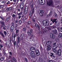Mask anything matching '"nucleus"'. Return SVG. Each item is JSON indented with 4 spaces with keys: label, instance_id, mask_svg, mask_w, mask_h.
I'll return each mask as SVG.
<instances>
[{
    "label": "nucleus",
    "instance_id": "1",
    "mask_svg": "<svg viewBox=\"0 0 62 62\" xmlns=\"http://www.w3.org/2000/svg\"><path fill=\"white\" fill-rule=\"evenodd\" d=\"M31 12L30 14V18H31L32 16V15H33L34 13V8L33 5H31Z\"/></svg>",
    "mask_w": 62,
    "mask_h": 62
},
{
    "label": "nucleus",
    "instance_id": "2",
    "mask_svg": "<svg viewBox=\"0 0 62 62\" xmlns=\"http://www.w3.org/2000/svg\"><path fill=\"white\" fill-rule=\"evenodd\" d=\"M42 24L44 26L48 25L49 24V20L47 19L44 20L42 22Z\"/></svg>",
    "mask_w": 62,
    "mask_h": 62
},
{
    "label": "nucleus",
    "instance_id": "3",
    "mask_svg": "<svg viewBox=\"0 0 62 62\" xmlns=\"http://www.w3.org/2000/svg\"><path fill=\"white\" fill-rule=\"evenodd\" d=\"M57 19H52L51 20V21L53 23H54L55 22V23H56L55 25L56 26H58L60 25V23L59 22H57L56 21V20H57Z\"/></svg>",
    "mask_w": 62,
    "mask_h": 62
},
{
    "label": "nucleus",
    "instance_id": "4",
    "mask_svg": "<svg viewBox=\"0 0 62 62\" xmlns=\"http://www.w3.org/2000/svg\"><path fill=\"white\" fill-rule=\"evenodd\" d=\"M33 30L31 29L30 31V32H28V35L31 37L30 39H32L33 37V33H33Z\"/></svg>",
    "mask_w": 62,
    "mask_h": 62
},
{
    "label": "nucleus",
    "instance_id": "5",
    "mask_svg": "<svg viewBox=\"0 0 62 62\" xmlns=\"http://www.w3.org/2000/svg\"><path fill=\"white\" fill-rule=\"evenodd\" d=\"M47 4L50 7L53 6L54 5V3L52 0H49L48 1H47Z\"/></svg>",
    "mask_w": 62,
    "mask_h": 62
},
{
    "label": "nucleus",
    "instance_id": "6",
    "mask_svg": "<svg viewBox=\"0 0 62 62\" xmlns=\"http://www.w3.org/2000/svg\"><path fill=\"white\" fill-rule=\"evenodd\" d=\"M55 54H58L59 56L61 55V49H59L58 51L56 50L55 52Z\"/></svg>",
    "mask_w": 62,
    "mask_h": 62
},
{
    "label": "nucleus",
    "instance_id": "7",
    "mask_svg": "<svg viewBox=\"0 0 62 62\" xmlns=\"http://www.w3.org/2000/svg\"><path fill=\"white\" fill-rule=\"evenodd\" d=\"M30 54L32 58H34V57L36 56L35 55V53H34L33 51L31 52L30 53Z\"/></svg>",
    "mask_w": 62,
    "mask_h": 62
},
{
    "label": "nucleus",
    "instance_id": "8",
    "mask_svg": "<svg viewBox=\"0 0 62 62\" xmlns=\"http://www.w3.org/2000/svg\"><path fill=\"white\" fill-rule=\"evenodd\" d=\"M12 40L13 42L15 41V38H16V34L14 33H13V34L12 36Z\"/></svg>",
    "mask_w": 62,
    "mask_h": 62
},
{
    "label": "nucleus",
    "instance_id": "9",
    "mask_svg": "<svg viewBox=\"0 0 62 62\" xmlns=\"http://www.w3.org/2000/svg\"><path fill=\"white\" fill-rule=\"evenodd\" d=\"M39 3L40 4L44 5L45 3V0H39Z\"/></svg>",
    "mask_w": 62,
    "mask_h": 62
},
{
    "label": "nucleus",
    "instance_id": "10",
    "mask_svg": "<svg viewBox=\"0 0 62 62\" xmlns=\"http://www.w3.org/2000/svg\"><path fill=\"white\" fill-rule=\"evenodd\" d=\"M39 11H40V13H39V15L40 16H42L43 12H44V11L42 10H39Z\"/></svg>",
    "mask_w": 62,
    "mask_h": 62
},
{
    "label": "nucleus",
    "instance_id": "11",
    "mask_svg": "<svg viewBox=\"0 0 62 62\" xmlns=\"http://www.w3.org/2000/svg\"><path fill=\"white\" fill-rule=\"evenodd\" d=\"M50 56L53 59H54V57H55V56L54 55V54L52 53H50Z\"/></svg>",
    "mask_w": 62,
    "mask_h": 62
},
{
    "label": "nucleus",
    "instance_id": "12",
    "mask_svg": "<svg viewBox=\"0 0 62 62\" xmlns=\"http://www.w3.org/2000/svg\"><path fill=\"white\" fill-rule=\"evenodd\" d=\"M50 38H52V39H54L55 37L54 34L52 33H51L50 34Z\"/></svg>",
    "mask_w": 62,
    "mask_h": 62
},
{
    "label": "nucleus",
    "instance_id": "13",
    "mask_svg": "<svg viewBox=\"0 0 62 62\" xmlns=\"http://www.w3.org/2000/svg\"><path fill=\"white\" fill-rule=\"evenodd\" d=\"M14 27H15V26H11L10 29L11 32H13V31Z\"/></svg>",
    "mask_w": 62,
    "mask_h": 62
},
{
    "label": "nucleus",
    "instance_id": "14",
    "mask_svg": "<svg viewBox=\"0 0 62 62\" xmlns=\"http://www.w3.org/2000/svg\"><path fill=\"white\" fill-rule=\"evenodd\" d=\"M30 50L31 51H33H33L35 52V51H36V49H35V48L34 47H31L30 48Z\"/></svg>",
    "mask_w": 62,
    "mask_h": 62
},
{
    "label": "nucleus",
    "instance_id": "15",
    "mask_svg": "<svg viewBox=\"0 0 62 62\" xmlns=\"http://www.w3.org/2000/svg\"><path fill=\"white\" fill-rule=\"evenodd\" d=\"M53 14V13H52V12L51 11L50 12L49 14L47 16L48 17L49 16V17H50V16H52Z\"/></svg>",
    "mask_w": 62,
    "mask_h": 62
},
{
    "label": "nucleus",
    "instance_id": "16",
    "mask_svg": "<svg viewBox=\"0 0 62 62\" xmlns=\"http://www.w3.org/2000/svg\"><path fill=\"white\" fill-rule=\"evenodd\" d=\"M53 32L55 34H57V31L55 30H53Z\"/></svg>",
    "mask_w": 62,
    "mask_h": 62
},
{
    "label": "nucleus",
    "instance_id": "17",
    "mask_svg": "<svg viewBox=\"0 0 62 62\" xmlns=\"http://www.w3.org/2000/svg\"><path fill=\"white\" fill-rule=\"evenodd\" d=\"M46 43L47 45H49V44H50L51 43V41H48V42H46Z\"/></svg>",
    "mask_w": 62,
    "mask_h": 62
},
{
    "label": "nucleus",
    "instance_id": "18",
    "mask_svg": "<svg viewBox=\"0 0 62 62\" xmlns=\"http://www.w3.org/2000/svg\"><path fill=\"white\" fill-rule=\"evenodd\" d=\"M11 9H12V8L10 7L8 8H7V11H10Z\"/></svg>",
    "mask_w": 62,
    "mask_h": 62
},
{
    "label": "nucleus",
    "instance_id": "19",
    "mask_svg": "<svg viewBox=\"0 0 62 62\" xmlns=\"http://www.w3.org/2000/svg\"><path fill=\"white\" fill-rule=\"evenodd\" d=\"M47 50H50L51 49V46L50 45H48L47 46Z\"/></svg>",
    "mask_w": 62,
    "mask_h": 62
},
{
    "label": "nucleus",
    "instance_id": "20",
    "mask_svg": "<svg viewBox=\"0 0 62 62\" xmlns=\"http://www.w3.org/2000/svg\"><path fill=\"white\" fill-rule=\"evenodd\" d=\"M35 19L33 18H32V20L33 22L34 23H36V20H35Z\"/></svg>",
    "mask_w": 62,
    "mask_h": 62
},
{
    "label": "nucleus",
    "instance_id": "21",
    "mask_svg": "<svg viewBox=\"0 0 62 62\" xmlns=\"http://www.w3.org/2000/svg\"><path fill=\"white\" fill-rule=\"evenodd\" d=\"M0 34L2 36V37H3V38L5 37L4 34L3 33L1 32H0Z\"/></svg>",
    "mask_w": 62,
    "mask_h": 62
},
{
    "label": "nucleus",
    "instance_id": "22",
    "mask_svg": "<svg viewBox=\"0 0 62 62\" xmlns=\"http://www.w3.org/2000/svg\"><path fill=\"white\" fill-rule=\"evenodd\" d=\"M4 59H5V58L3 57L1 58L0 59V62H2V61H3V60H4Z\"/></svg>",
    "mask_w": 62,
    "mask_h": 62
},
{
    "label": "nucleus",
    "instance_id": "23",
    "mask_svg": "<svg viewBox=\"0 0 62 62\" xmlns=\"http://www.w3.org/2000/svg\"><path fill=\"white\" fill-rule=\"evenodd\" d=\"M35 26L36 27H37V28H39L40 27L39 26L38 24H36L35 25Z\"/></svg>",
    "mask_w": 62,
    "mask_h": 62
},
{
    "label": "nucleus",
    "instance_id": "24",
    "mask_svg": "<svg viewBox=\"0 0 62 62\" xmlns=\"http://www.w3.org/2000/svg\"><path fill=\"white\" fill-rule=\"evenodd\" d=\"M17 15L18 16L19 15H23V12H21L20 13H17Z\"/></svg>",
    "mask_w": 62,
    "mask_h": 62
},
{
    "label": "nucleus",
    "instance_id": "25",
    "mask_svg": "<svg viewBox=\"0 0 62 62\" xmlns=\"http://www.w3.org/2000/svg\"><path fill=\"white\" fill-rule=\"evenodd\" d=\"M10 17L9 16L6 19V20L7 22H8L9 21V19H10Z\"/></svg>",
    "mask_w": 62,
    "mask_h": 62
},
{
    "label": "nucleus",
    "instance_id": "26",
    "mask_svg": "<svg viewBox=\"0 0 62 62\" xmlns=\"http://www.w3.org/2000/svg\"><path fill=\"white\" fill-rule=\"evenodd\" d=\"M39 61L40 62H43V59L41 58H40L39 59Z\"/></svg>",
    "mask_w": 62,
    "mask_h": 62
},
{
    "label": "nucleus",
    "instance_id": "27",
    "mask_svg": "<svg viewBox=\"0 0 62 62\" xmlns=\"http://www.w3.org/2000/svg\"><path fill=\"white\" fill-rule=\"evenodd\" d=\"M0 23L1 24H2V25H5V23H4V22L2 21H0Z\"/></svg>",
    "mask_w": 62,
    "mask_h": 62
},
{
    "label": "nucleus",
    "instance_id": "28",
    "mask_svg": "<svg viewBox=\"0 0 62 62\" xmlns=\"http://www.w3.org/2000/svg\"><path fill=\"white\" fill-rule=\"evenodd\" d=\"M59 38H62V34L61 33H60L59 34Z\"/></svg>",
    "mask_w": 62,
    "mask_h": 62
},
{
    "label": "nucleus",
    "instance_id": "29",
    "mask_svg": "<svg viewBox=\"0 0 62 62\" xmlns=\"http://www.w3.org/2000/svg\"><path fill=\"white\" fill-rule=\"evenodd\" d=\"M58 45V47H59L60 48H61V47H62V46H61V44H59L58 45V44H57Z\"/></svg>",
    "mask_w": 62,
    "mask_h": 62
},
{
    "label": "nucleus",
    "instance_id": "30",
    "mask_svg": "<svg viewBox=\"0 0 62 62\" xmlns=\"http://www.w3.org/2000/svg\"><path fill=\"white\" fill-rule=\"evenodd\" d=\"M26 28H23V31L24 32H25L26 31Z\"/></svg>",
    "mask_w": 62,
    "mask_h": 62
},
{
    "label": "nucleus",
    "instance_id": "31",
    "mask_svg": "<svg viewBox=\"0 0 62 62\" xmlns=\"http://www.w3.org/2000/svg\"><path fill=\"white\" fill-rule=\"evenodd\" d=\"M23 36H24V34L23 33H22L20 35L21 37L22 38H23Z\"/></svg>",
    "mask_w": 62,
    "mask_h": 62
},
{
    "label": "nucleus",
    "instance_id": "32",
    "mask_svg": "<svg viewBox=\"0 0 62 62\" xmlns=\"http://www.w3.org/2000/svg\"><path fill=\"white\" fill-rule=\"evenodd\" d=\"M13 62H16V59H15L14 58H13Z\"/></svg>",
    "mask_w": 62,
    "mask_h": 62
},
{
    "label": "nucleus",
    "instance_id": "33",
    "mask_svg": "<svg viewBox=\"0 0 62 62\" xmlns=\"http://www.w3.org/2000/svg\"><path fill=\"white\" fill-rule=\"evenodd\" d=\"M51 28H55L56 26H54V25H53L52 26H50Z\"/></svg>",
    "mask_w": 62,
    "mask_h": 62
},
{
    "label": "nucleus",
    "instance_id": "34",
    "mask_svg": "<svg viewBox=\"0 0 62 62\" xmlns=\"http://www.w3.org/2000/svg\"><path fill=\"white\" fill-rule=\"evenodd\" d=\"M3 54L4 55H5V54H6V52H5V50H3Z\"/></svg>",
    "mask_w": 62,
    "mask_h": 62
},
{
    "label": "nucleus",
    "instance_id": "35",
    "mask_svg": "<svg viewBox=\"0 0 62 62\" xmlns=\"http://www.w3.org/2000/svg\"><path fill=\"white\" fill-rule=\"evenodd\" d=\"M27 23L29 25L31 24V22L30 21H29L27 22Z\"/></svg>",
    "mask_w": 62,
    "mask_h": 62
},
{
    "label": "nucleus",
    "instance_id": "36",
    "mask_svg": "<svg viewBox=\"0 0 62 62\" xmlns=\"http://www.w3.org/2000/svg\"><path fill=\"white\" fill-rule=\"evenodd\" d=\"M36 55H37V56H39V54H40V53H36Z\"/></svg>",
    "mask_w": 62,
    "mask_h": 62
},
{
    "label": "nucleus",
    "instance_id": "37",
    "mask_svg": "<svg viewBox=\"0 0 62 62\" xmlns=\"http://www.w3.org/2000/svg\"><path fill=\"white\" fill-rule=\"evenodd\" d=\"M12 16V17H13V18H15V17H16V15H15L14 14H13V15Z\"/></svg>",
    "mask_w": 62,
    "mask_h": 62
},
{
    "label": "nucleus",
    "instance_id": "38",
    "mask_svg": "<svg viewBox=\"0 0 62 62\" xmlns=\"http://www.w3.org/2000/svg\"><path fill=\"white\" fill-rule=\"evenodd\" d=\"M53 51L54 52V53H55L56 52V50H55V49H53Z\"/></svg>",
    "mask_w": 62,
    "mask_h": 62
},
{
    "label": "nucleus",
    "instance_id": "39",
    "mask_svg": "<svg viewBox=\"0 0 62 62\" xmlns=\"http://www.w3.org/2000/svg\"><path fill=\"white\" fill-rule=\"evenodd\" d=\"M0 18L1 19H2V20H3V21H4V19L3 18V17L1 16H0Z\"/></svg>",
    "mask_w": 62,
    "mask_h": 62
},
{
    "label": "nucleus",
    "instance_id": "40",
    "mask_svg": "<svg viewBox=\"0 0 62 62\" xmlns=\"http://www.w3.org/2000/svg\"><path fill=\"white\" fill-rule=\"evenodd\" d=\"M25 61H26V62H28V59L26 58H25Z\"/></svg>",
    "mask_w": 62,
    "mask_h": 62
},
{
    "label": "nucleus",
    "instance_id": "41",
    "mask_svg": "<svg viewBox=\"0 0 62 62\" xmlns=\"http://www.w3.org/2000/svg\"><path fill=\"white\" fill-rule=\"evenodd\" d=\"M36 53H39V51L38 50H37L35 51Z\"/></svg>",
    "mask_w": 62,
    "mask_h": 62
},
{
    "label": "nucleus",
    "instance_id": "42",
    "mask_svg": "<svg viewBox=\"0 0 62 62\" xmlns=\"http://www.w3.org/2000/svg\"><path fill=\"white\" fill-rule=\"evenodd\" d=\"M55 46V49H56V48H57V47H58V45H56L55 46Z\"/></svg>",
    "mask_w": 62,
    "mask_h": 62
},
{
    "label": "nucleus",
    "instance_id": "43",
    "mask_svg": "<svg viewBox=\"0 0 62 62\" xmlns=\"http://www.w3.org/2000/svg\"><path fill=\"white\" fill-rule=\"evenodd\" d=\"M54 14L55 17H56V18H57V14H56V13H55Z\"/></svg>",
    "mask_w": 62,
    "mask_h": 62
},
{
    "label": "nucleus",
    "instance_id": "44",
    "mask_svg": "<svg viewBox=\"0 0 62 62\" xmlns=\"http://www.w3.org/2000/svg\"><path fill=\"white\" fill-rule=\"evenodd\" d=\"M4 35H7V32L6 31H4Z\"/></svg>",
    "mask_w": 62,
    "mask_h": 62
},
{
    "label": "nucleus",
    "instance_id": "45",
    "mask_svg": "<svg viewBox=\"0 0 62 62\" xmlns=\"http://www.w3.org/2000/svg\"><path fill=\"white\" fill-rule=\"evenodd\" d=\"M47 29L48 30H51V28L50 27H48Z\"/></svg>",
    "mask_w": 62,
    "mask_h": 62
},
{
    "label": "nucleus",
    "instance_id": "46",
    "mask_svg": "<svg viewBox=\"0 0 62 62\" xmlns=\"http://www.w3.org/2000/svg\"><path fill=\"white\" fill-rule=\"evenodd\" d=\"M48 62H53L52 60H48Z\"/></svg>",
    "mask_w": 62,
    "mask_h": 62
},
{
    "label": "nucleus",
    "instance_id": "47",
    "mask_svg": "<svg viewBox=\"0 0 62 62\" xmlns=\"http://www.w3.org/2000/svg\"><path fill=\"white\" fill-rule=\"evenodd\" d=\"M27 19V18H26L25 17H24V20L25 21Z\"/></svg>",
    "mask_w": 62,
    "mask_h": 62
},
{
    "label": "nucleus",
    "instance_id": "48",
    "mask_svg": "<svg viewBox=\"0 0 62 62\" xmlns=\"http://www.w3.org/2000/svg\"><path fill=\"white\" fill-rule=\"evenodd\" d=\"M40 50H43V48H42V46H40Z\"/></svg>",
    "mask_w": 62,
    "mask_h": 62
},
{
    "label": "nucleus",
    "instance_id": "49",
    "mask_svg": "<svg viewBox=\"0 0 62 62\" xmlns=\"http://www.w3.org/2000/svg\"><path fill=\"white\" fill-rule=\"evenodd\" d=\"M0 47H1V48L3 47V46L2 45V44H0Z\"/></svg>",
    "mask_w": 62,
    "mask_h": 62
},
{
    "label": "nucleus",
    "instance_id": "50",
    "mask_svg": "<svg viewBox=\"0 0 62 62\" xmlns=\"http://www.w3.org/2000/svg\"><path fill=\"white\" fill-rule=\"evenodd\" d=\"M17 26H18V24H16V26L15 27V28H17Z\"/></svg>",
    "mask_w": 62,
    "mask_h": 62
},
{
    "label": "nucleus",
    "instance_id": "51",
    "mask_svg": "<svg viewBox=\"0 0 62 62\" xmlns=\"http://www.w3.org/2000/svg\"><path fill=\"white\" fill-rule=\"evenodd\" d=\"M18 32H19V30H16V33H18Z\"/></svg>",
    "mask_w": 62,
    "mask_h": 62
},
{
    "label": "nucleus",
    "instance_id": "52",
    "mask_svg": "<svg viewBox=\"0 0 62 62\" xmlns=\"http://www.w3.org/2000/svg\"><path fill=\"white\" fill-rule=\"evenodd\" d=\"M53 45H55L56 44V42L54 43L53 44Z\"/></svg>",
    "mask_w": 62,
    "mask_h": 62
},
{
    "label": "nucleus",
    "instance_id": "53",
    "mask_svg": "<svg viewBox=\"0 0 62 62\" xmlns=\"http://www.w3.org/2000/svg\"><path fill=\"white\" fill-rule=\"evenodd\" d=\"M44 32H45V33H46L47 32V30H44Z\"/></svg>",
    "mask_w": 62,
    "mask_h": 62
},
{
    "label": "nucleus",
    "instance_id": "54",
    "mask_svg": "<svg viewBox=\"0 0 62 62\" xmlns=\"http://www.w3.org/2000/svg\"><path fill=\"white\" fill-rule=\"evenodd\" d=\"M60 31L61 32H62V27H61L60 28Z\"/></svg>",
    "mask_w": 62,
    "mask_h": 62
},
{
    "label": "nucleus",
    "instance_id": "55",
    "mask_svg": "<svg viewBox=\"0 0 62 62\" xmlns=\"http://www.w3.org/2000/svg\"><path fill=\"white\" fill-rule=\"evenodd\" d=\"M11 24H12V26H13L14 25V23L13 22H12L11 23Z\"/></svg>",
    "mask_w": 62,
    "mask_h": 62
},
{
    "label": "nucleus",
    "instance_id": "56",
    "mask_svg": "<svg viewBox=\"0 0 62 62\" xmlns=\"http://www.w3.org/2000/svg\"><path fill=\"white\" fill-rule=\"evenodd\" d=\"M21 16L20 15L19 16H18L19 19H21Z\"/></svg>",
    "mask_w": 62,
    "mask_h": 62
},
{
    "label": "nucleus",
    "instance_id": "57",
    "mask_svg": "<svg viewBox=\"0 0 62 62\" xmlns=\"http://www.w3.org/2000/svg\"><path fill=\"white\" fill-rule=\"evenodd\" d=\"M52 49H55V47L54 46L52 47Z\"/></svg>",
    "mask_w": 62,
    "mask_h": 62
},
{
    "label": "nucleus",
    "instance_id": "58",
    "mask_svg": "<svg viewBox=\"0 0 62 62\" xmlns=\"http://www.w3.org/2000/svg\"><path fill=\"white\" fill-rule=\"evenodd\" d=\"M22 21H20L19 22V24H21L22 23Z\"/></svg>",
    "mask_w": 62,
    "mask_h": 62
},
{
    "label": "nucleus",
    "instance_id": "59",
    "mask_svg": "<svg viewBox=\"0 0 62 62\" xmlns=\"http://www.w3.org/2000/svg\"><path fill=\"white\" fill-rule=\"evenodd\" d=\"M1 11H3V10H4V8H2L1 9Z\"/></svg>",
    "mask_w": 62,
    "mask_h": 62
},
{
    "label": "nucleus",
    "instance_id": "60",
    "mask_svg": "<svg viewBox=\"0 0 62 62\" xmlns=\"http://www.w3.org/2000/svg\"><path fill=\"white\" fill-rule=\"evenodd\" d=\"M18 23V20H16L15 21V23L16 24V23Z\"/></svg>",
    "mask_w": 62,
    "mask_h": 62
},
{
    "label": "nucleus",
    "instance_id": "61",
    "mask_svg": "<svg viewBox=\"0 0 62 62\" xmlns=\"http://www.w3.org/2000/svg\"><path fill=\"white\" fill-rule=\"evenodd\" d=\"M24 13H25V14H27V11H24Z\"/></svg>",
    "mask_w": 62,
    "mask_h": 62
},
{
    "label": "nucleus",
    "instance_id": "62",
    "mask_svg": "<svg viewBox=\"0 0 62 62\" xmlns=\"http://www.w3.org/2000/svg\"><path fill=\"white\" fill-rule=\"evenodd\" d=\"M9 53L10 55H12V52H10Z\"/></svg>",
    "mask_w": 62,
    "mask_h": 62
},
{
    "label": "nucleus",
    "instance_id": "63",
    "mask_svg": "<svg viewBox=\"0 0 62 62\" xmlns=\"http://www.w3.org/2000/svg\"><path fill=\"white\" fill-rule=\"evenodd\" d=\"M17 10L18 11H19V12L20 11V9H17Z\"/></svg>",
    "mask_w": 62,
    "mask_h": 62
},
{
    "label": "nucleus",
    "instance_id": "64",
    "mask_svg": "<svg viewBox=\"0 0 62 62\" xmlns=\"http://www.w3.org/2000/svg\"><path fill=\"white\" fill-rule=\"evenodd\" d=\"M9 62H14L12 61V60H10L9 61Z\"/></svg>",
    "mask_w": 62,
    "mask_h": 62
}]
</instances>
